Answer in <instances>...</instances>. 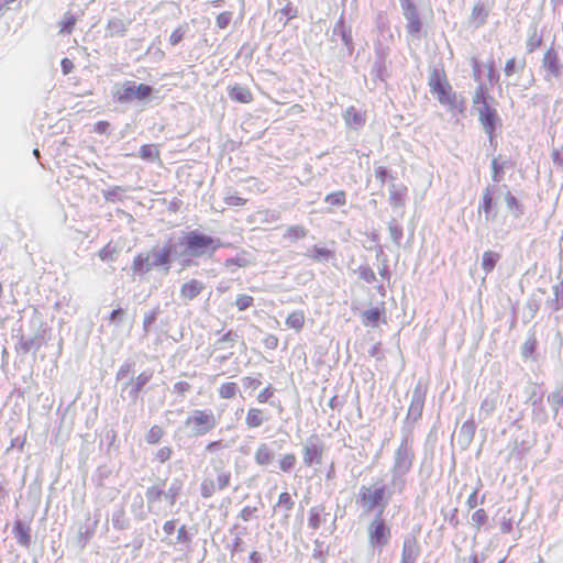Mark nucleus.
<instances>
[{"label":"nucleus","instance_id":"f257e3e1","mask_svg":"<svg viewBox=\"0 0 563 563\" xmlns=\"http://www.w3.org/2000/svg\"><path fill=\"white\" fill-rule=\"evenodd\" d=\"M428 85L439 103L452 114H464L466 110L465 98L459 95L450 84L444 69H433L430 73Z\"/></svg>","mask_w":563,"mask_h":563},{"label":"nucleus","instance_id":"f03ea898","mask_svg":"<svg viewBox=\"0 0 563 563\" xmlns=\"http://www.w3.org/2000/svg\"><path fill=\"white\" fill-rule=\"evenodd\" d=\"M180 244L184 246V255L188 256H211L220 246L218 240L202 234L197 230L189 231L180 239Z\"/></svg>","mask_w":563,"mask_h":563},{"label":"nucleus","instance_id":"7ed1b4c3","mask_svg":"<svg viewBox=\"0 0 563 563\" xmlns=\"http://www.w3.org/2000/svg\"><path fill=\"white\" fill-rule=\"evenodd\" d=\"M357 503L367 512L377 509L378 514L383 515L387 505L386 486L382 483L363 485L358 490Z\"/></svg>","mask_w":563,"mask_h":563},{"label":"nucleus","instance_id":"20e7f679","mask_svg":"<svg viewBox=\"0 0 563 563\" xmlns=\"http://www.w3.org/2000/svg\"><path fill=\"white\" fill-rule=\"evenodd\" d=\"M218 424V419L211 409H196L185 420V426L196 437L211 432Z\"/></svg>","mask_w":563,"mask_h":563},{"label":"nucleus","instance_id":"39448f33","mask_svg":"<svg viewBox=\"0 0 563 563\" xmlns=\"http://www.w3.org/2000/svg\"><path fill=\"white\" fill-rule=\"evenodd\" d=\"M152 92L153 88L150 85L129 80L115 91L114 98L119 103H130L134 100H146Z\"/></svg>","mask_w":563,"mask_h":563},{"label":"nucleus","instance_id":"423d86ee","mask_svg":"<svg viewBox=\"0 0 563 563\" xmlns=\"http://www.w3.org/2000/svg\"><path fill=\"white\" fill-rule=\"evenodd\" d=\"M366 531L368 543L373 548L383 549L388 544L391 537V529L380 514H377L368 523Z\"/></svg>","mask_w":563,"mask_h":563},{"label":"nucleus","instance_id":"0eeeda50","mask_svg":"<svg viewBox=\"0 0 563 563\" xmlns=\"http://www.w3.org/2000/svg\"><path fill=\"white\" fill-rule=\"evenodd\" d=\"M400 4L407 20V32L410 35L419 34L422 30V22L415 2L412 0H400Z\"/></svg>","mask_w":563,"mask_h":563},{"label":"nucleus","instance_id":"6e6552de","mask_svg":"<svg viewBox=\"0 0 563 563\" xmlns=\"http://www.w3.org/2000/svg\"><path fill=\"white\" fill-rule=\"evenodd\" d=\"M477 112L479 123L482 124L489 140L493 141L496 126L499 122L497 110L493 107H479L477 108Z\"/></svg>","mask_w":563,"mask_h":563},{"label":"nucleus","instance_id":"1a4fd4ad","mask_svg":"<svg viewBox=\"0 0 563 563\" xmlns=\"http://www.w3.org/2000/svg\"><path fill=\"white\" fill-rule=\"evenodd\" d=\"M542 68L545 71V80H551L561 76V62L559 53L553 48H548L542 57Z\"/></svg>","mask_w":563,"mask_h":563},{"label":"nucleus","instance_id":"9d476101","mask_svg":"<svg viewBox=\"0 0 563 563\" xmlns=\"http://www.w3.org/2000/svg\"><path fill=\"white\" fill-rule=\"evenodd\" d=\"M230 478L231 476L228 472H220L217 476V481L212 478H205L200 485L202 497L209 498L216 493V490H221L228 487Z\"/></svg>","mask_w":563,"mask_h":563},{"label":"nucleus","instance_id":"9b49d317","mask_svg":"<svg viewBox=\"0 0 563 563\" xmlns=\"http://www.w3.org/2000/svg\"><path fill=\"white\" fill-rule=\"evenodd\" d=\"M228 93L231 100L239 103H251L254 99L252 90L247 86L240 84L230 86Z\"/></svg>","mask_w":563,"mask_h":563},{"label":"nucleus","instance_id":"f8f14e48","mask_svg":"<svg viewBox=\"0 0 563 563\" xmlns=\"http://www.w3.org/2000/svg\"><path fill=\"white\" fill-rule=\"evenodd\" d=\"M343 119L349 128L358 130L364 126L366 114L365 112L357 110L355 107H349L343 114Z\"/></svg>","mask_w":563,"mask_h":563},{"label":"nucleus","instance_id":"ddd939ff","mask_svg":"<svg viewBox=\"0 0 563 563\" xmlns=\"http://www.w3.org/2000/svg\"><path fill=\"white\" fill-rule=\"evenodd\" d=\"M205 286L198 279H189L180 287V296L185 300H192L198 297L203 290Z\"/></svg>","mask_w":563,"mask_h":563},{"label":"nucleus","instance_id":"4468645a","mask_svg":"<svg viewBox=\"0 0 563 563\" xmlns=\"http://www.w3.org/2000/svg\"><path fill=\"white\" fill-rule=\"evenodd\" d=\"M268 420L266 412L257 407H251L246 411L245 424L249 429H255L261 427Z\"/></svg>","mask_w":563,"mask_h":563},{"label":"nucleus","instance_id":"2eb2a0df","mask_svg":"<svg viewBox=\"0 0 563 563\" xmlns=\"http://www.w3.org/2000/svg\"><path fill=\"white\" fill-rule=\"evenodd\" d=\"M385 305L380 303L375 308L368 309L363 312L362 319L365 327L376 328L380 319L385 318Z\"/></svg>","mask_w":563,"mask_h":563},{"label":"nucleus","instance_id":"dca6fc26","mask_svg":"<svg viewBox=\"0 0 563 563\" xmlns=\"http://www.w3.org/2000/svg\"><path fill=\"white\" fill-rule=\"evenodd\" d=\"M31 528L27 523L21 520H15L13 525V534L18 543L22 547L29 548L31 543Z\"/></svg>","mask_w":563,"mask_h":563},{"label":"nucleus","instance_id":"f3484780","mask_svg":"<svg viewBox=\"0 0 563 563\" xmlns=\"http://www.w3.org/2000/svg\"><path fill=\"white\" fill-rule=\"evenodd\" d=\"M407 187L402 184H393L389 189V202L394 208H402L406 202Z\"/></svg>","mask_w":563,"mask_h":563},{"label":"nucleus","instance_id":"a211bd4d","mask_svg":"<svg viewBox=\"0 0 563 563\" xmlns=\"http://www.w3.org/2000/svg\"><path fill=\"white\" fill-rule=\"evenodd\" d=\"M323 449L321 445L311 444L303 448V463L311 466L313 463H321Z\"/></svg>","mask_w":563,"mask_h":563},{"label":"nucleus","instance_id":"6ab92c4d","mask_svg":"<svg viewBox=\"0 0 563 563\" xmlns=\"http://www.w3.org/2000/svg\"><path fill=\"white\" fill-rule=\"evenodd\" d=\"M490 99L492 97L489 95L488 88L484 84H481L476 87L473 93L472 102L476 109L479 107H492L489 104Z\"/></svg>","mask_w":563,"mask_h":563},{"label":"nucleus","instance_id":"aec40b11","mask_svg":"<svg viewBox=\"0 0 563 563\" xmlns=\"http://www.w3.org/2000/svg\"><path fill=\"white\" fill-rule=\"evenodd\" d=\"M489 14L488 8L484 2H476L471 12V22L476 26L484 25Z\"/></svg>","mask_w":563,"mask_h":563},{"label":"nucleus","instance_id":"412c9836","mask_svg":"<svg viewBox=\"0 0 563 563\" xmlns=\"http://www.w3.org/2000/svg\"><path fill=\"white\" fill-rule=\"evenodd\" d=\"M255 462L261 466H266L274 460V452L267 444H261L254 454Z\"/></svg>","mask_w":563,"mask_h":563},{"label":"nucleus","instance_id":"4be33fe9","mask_svg":"<svg viewBox=\"0 0 563 563\" xmlns=\"http://www.w3.org/2000/svg\"><path fill=\"white\" fill-rule=\"evenodd\" d=\"M286 325L297 332L301 331L305 325L303 311L297 310L289 313L286 318Z\"/></svg>","mask_w":563,"mask_h":563},{"label":"nucleus","instance_id":"5701e85b","mask_svg":"<svg viewBox=\"0 0 563 563\" xmlns=\"http://www.w3.org/2000/svg\"><path fill=\"white\" fill-rule=\"evenodd\" d=\"M139 156L145 161H159L161 152L155 144H144L140 147Z\"/></svg>","mask_w":563,"mask_h":563},{"label":"nucleus","instance_id":"b1692460","mask_svg":"<svg viewBox=\"0 0 563 563\" xmlns=\"http://www.w3.org/2000/svg\"><path fill=\"white\" fill-rule=\"evenodd\" d=\"M152 265L150 264L148 255L137 254L132 263V269L139 274H146L151 271Z\"/></svg>","mask_w":563,"mask_h":563},{"label":"nucleus","instance_id":"393cba45","mask_svg":"<svg viewBox=\"0 0 563 563\" xmlns=\"http://www.w3.org/2000/svg\"><path fill=\"white\" fill-rule=\"evenodd\" d=\"M525 67H526L525 58L517 59L516 57H511V58L507 59L505 67H504V73L507 77H511L516 73L523 70Z\"/></svg>","mask_w":563,"mask_h":563},{"label":"nucleus","instance_id":"a878e982","mask_svg":"<svg viewBox=\"0 0 563 563\" xmlns=\"http://www.w3.org/2000/svg\"><path fill=\"white\" fill-rule=\"evenodd\" d=\"M239 390V385L235 382H227L220 385L218 394L222 399H232L238 395Z\"/></svg>","mask_w":563,"mask_h":563},{"label":"nucleus","instance_id":"bb28decb","mask_svg":"<svg viewBox=\"0 0 563 563\" xmlns=\"http://www.w3.org/2000/svg\"><path fill=\"white\" fill-rule=\"evenodd\" d=\"M307 234H308V231L305 227L296 224V225L288 227L285 231L284 236H285V239L294 242V241L306 238Z\"/></svg>","mask_w":563,"mask_h":563},{"label":"nucleus","instance_id":"cd10ccee","mask_svg":"<svg viewBox=\"0 0 563 563\" xmlns=\"http://www.w3.org/2000/svg\"><path fill=\"white\" fill-rule=\"evenodd\" d=\"M499 260V254L493 251H486L483 254L482 258V267L486 273H490L494 271L497 262Z\"/></svg>","mask_w":563,"mask_h":563},{"label":"nucleus","instance_id":"c85d7f7f","mask_svg":"<svg viewBox=\"0 0 563 563\" xmlns=\"http://www.w3.org/2000/svg\"><path fill=\"white\" fill-rule=\"evenodd\" d=\"M172 257V246L163 247L156 255L155 261L153 263L154 266H165L166 269L169 268Z\"/></svg>","mask_w":563,"mask_h":563},{"label":"nucleus","instance_id":"c756f323","mask_svg":"<svg viewBox=\"0 0 563 563\" xmlns=\"http://www.w3.org/2000/svg\"><path fill=\"white\" fill-rule=\"evenodd\" d=\"M493 200V190L488 187L483 192L482 203L479 207V209L484 211L487 220L492 216Z\"/></svg>","mask_w":563,"mask_h":563},{"label":"nucleus","instance_id":"7c9ffc66","mask_svg":"<svg viewBox=\"0 0 563 563\" xmlns=\"http://www.w3.org/2000/svg\"><path fill=\"white\" fill-rule=\"evenodd\" d=\"M505 201L507 208L514 213L515 217H520L523 213L522 206L510 191L506 192Z\"/></svg>","mask_w":563,"mask_h":563},{"label":"nucleus","instance_id":"2f4dec72","mask_svg":"<svg viewBox=\"0 0 563 563\" xmlns=\"http://www.w3.org/2000/svg\"><path fill=\"white\" fill-rule=\"evenodd\" d=\"M322 512H323V507H312L309 510L308 526L311 529H313V530L319 529L321 521H322V518H321Z\"/></svg>","mask_w":563,"mask_h":563},{"label":"nucleus","instance_id":"473e14b6","mask_svg":"<svg viewBox=\"0 0 563 563\" xmlns=\"http://www.w3.org/2000/svg\"><path fill=\"white\" fill-rule=\"evenodd\" d=\"M324 201L333 207L344 206L346 203V194L343 190L328 194L324 198Z\"/></svg>","mask_w":563,"mask_h":563},{"label":"nucleus","instance_id":"72a5a7b5","mask_svg":"<svg viewBox=\"0 0 563 563\" xmlns=\"http://www.w3.org/2000/svg\"><path fill=\"white\" fill-rule=\"evenodd\" d=\"M77 19L70 12L65 13L64 18L59 22V32L70 34L76 25Z\"/></svg>","mask_w":563,"mask_h":563},{"label":"nucleus","instance_id":"f704fd0d","mask_svg":"<svg viewBox=\"0 0 563 563\" xmlns=\"http://www.w3.org/2000/svg\"><path fill=\"white\" fill-rule=\"evenodd\" d=\"M538 341L534 335L529 336L521 346V354L525 358L533 357Z\"/></svg>","mask_w":563,"mask_h":563},{"label":"nucleus","instance_id":"c9c22d12","mask_svg":"<svg viewBox=\"0 0 563 563\" xmlns=\"http://www.w3.org/2000/svg\"><path fill=\"white\" fill-rule=\"evenodd\" d=\"M471 519L476 530H479L488 522V514L485 509L479 508L472 514Z\"/></svg>","mask_w":563,"mask_h":563},{"label":"nucleus","instance_id":"e433bc0d","mask_svg":"<svg viewBox=\"0 0 563 563\" xmlns=\"http://www.w3.org/2000/svg\"><path fill=\"white\" fill-rule=\"evenodd\" d=\"M181 482L180 481H176L175 483H173L170 485V487L168 488L167 492H165V499L167 500V503L170 505V506H174L176 500H177V497L180 495V492H181Z\"/></svg>","mask_w":563,"mask_h":563},{"label":"nucleus","instance_id":"4c0bfd02","mask_svg":"<svg viewBox=\"0 0 563 563\" xmlns=\"http://www.w3.org/2000/svg\"><path fill=\"white\" fill-rule=\"evenodd\" d=\"M163 437H164L163 428L159 426H153L147 431L145 440L148 444H156L162 440Z\"/></svg>","mask_w":563,"mask_h":563},{"label":"nucleus","instance_id":"58836bf2","mask_svg":"<svg viewBox=\"0 0 563 563\" xmlns=\"http://www.w3.org/2000/svg\"><path fill=\"white\" fill-rule=\"evenodd\" d=\"M165 492L158 485L151 486L146 490V498L150 504L158 503L165 498Z\"/></svg>","mask_w":563,"mask_h":563},{"label":"nucleus","instance_id":"ea45409f","mask_svg":"<svg viewBox=\"0 0 563 563\" xmlns=\"http://www.w3.org/2000/svg\"><path fill=\"white\" fill-rule=\"evenodd\" d=\"M332 256V251L324 246H313L312 254L310 255L313 261H327Z\"/></svg>","mask_w":563,"mask_h":563},{"label":"nucleus","instance_id":"a19ab883","mask_svg":"<svg viewBox=\"0 0 563 563\" xmlns=\"http://www.w3.org/2000/svg\"><path fill=\"white\" fill-rule=\"evenodd\" d=\"M297 457L294 453H287L279 460V468L283 472H289L295 467Z\"/></svg>","mask_w":563,"mask_h":563},{"label":"nucleus","instance_id":"79ce46f5","mask_svg":"<svg viewBox=\"0 0 563 563\" xmlns=\"http://www.w3.org/2000/svg\"><path fill=\"white\" fill-rule=\"evenodd\" d=\"M117 253V246L110 242L99 251V257L102 261H113L115 258Z\"/></svg>","mask_w":563,"mask_h":563},{"label":"nucleus","instance_id":"37998d69","mask_svg":"<svg viewBox=\"0 0 563 563\" xmlns=\"http://www.w3.org/2000/svg\"><path fill=\"white\" fill-rule=\"evenodd\" d=\"M550 405L555 409H560L563 406V387L556 388L548 398Z\"/></svg>","mask_w":563,"mask_h":563},{"label":"nucleus","instance_id":"c03bdc74","mask_svg":"<svg viewBox=\"0 0 563 563\" xmlns=\"http://www.w3.org/2000/svg\"><path fill=\"white\" fill-rule=\"evenodd\" d=\"M542 45V36L534 31L529 38L527 40V51L528 53H533Z\"/></svg>","mask_w":563,"mask_h":563},{"label":"nucleus","instance_id":"a18cd8bd","mask_svg":"<svg viewBox=\"0 0 563 563\" xmlns=\"http://www.w3.org/2000/svg\"><path fill=\"white\" fill-rule=\"evenodd\" d=\"M254 298L250 295H239L235 299V306L240 311H244L252 307Z\"/></svg>","mask_w":563,"mask_h":563},{"label":"nucleus","instance_id":"49530a36","mask_svg":"<svg viewBox=\"0 0 563 563\" xmlns=\"http://www.w3.org/2000/svg\"><path fill=\"white\" fill-rule=\"evenodd\" d=\"M152 377H153L152 372L141 373L135 379V385H134L135 393H140L142 390V388L144 387V385H146L151 380Z\"/></svg>","mask_w":563,"mask_h":563},{"label":"nucleus","instance_id":"de8ad7c7","mask_svg":"<svg viewBox=\"0 0 563 563\" xmlns=\"http://www.w3.org/2000/svg\"><path fill=\"white\" fill-rule=\"evenodd\" d=\"M278 506L284 508L286 511H289L294 507V500L289 493L284 492L278 497Z\"/></svg>","mask_w":563,"mask_h":563},{"label":"nucleus","instance_id":"09e8293b","mask_svg":"<svg viewBox=\"0 0 563 563\" xmlns=\"http://www.w3.org/2000/svg\"><path fill=\"white\" fill-rule=\"evenodd\" d=\"M231 20H232V12L224 11L217 15L216 23L219 29H225L231 23Z\"/></svg>","mask_w":563,"mask_h":563},{"label":"nucleus","instance_id":"8fccbe9b","mask_svg":"<svg viewBox=\"0 0 563 563\" xmlns=\"http://www.w3.org/2000/svg\"><path fill=\"white\" fill-rule=\"evenodd\" d=\"M246 201L247 200L245 198L239 196L238 194H231L224 198V202L231 207H242L246 203Z\"/></svg>","mask_w":563,"mask_h":563},{"label":"nucleus","instance_id":"3c124183","mask_svg":"<svg viewBox=\"0 0 563 563\" xmlns=\"http://www.w3.org/2000/svg\"><path fill=\"white\" fill-rule=\"evenodd\" d=\"M173 455V450L170 446H163L156 451L155 459L159 463L167 462Z\"/></svg>","mask_w":563,"mask_h":563},{"label":"nucleus","instance_id":"603ef678","mask_svg":"<svg viewBox=\"0 0 563 563\" xmlns=\"http://www.w3.org/2000/svg\"><path fill=\"white\" fill-rule=\"evenodd\" d=\"M186 26H178L177 29H175L169 36V44L173 46L179 44L184 38Z\"/></svg>","mask_w":563,"mask_h":563},{"label":"nucleus","instance_id":"864d4df0","mask_svg":"<svg viewBox=\"0 0 563 563\" xmlns=\"http://www.w3.org/2000/svg\"><path fill=\"white\" fill-rule=\"evenodd\" d=\"M275 389L272 385L266 386L258 395H257V401L260 404H266L271 400V398L274 396Z\"/></svg>","mask_w":563,"mask_h":563},{"label":"nucleus","instance_id":"5fc2aeb1","mask_svg":"<svg viewBox=\"0 0 563 563\" xmlns=\"http://www.w3.org/2000/svg\"><path fill=\"white\" fill-rule=\"evenodd\" d=\"M280 13H282L283 15H285V16H286V22H285V24H286L288 21H290V20H292V19L297 18V15H298V9H297V7H295V5H292L290 2H288V3H287V4H286L282 10H280Z\"/></svg>","mask_w":563,"mask_h":563},{"label":"nucleus","instance_id":"6e6d98bb","mask_svg":"<svg viewBox=\"0 0 563 563\" xmlns=\"http://www.w3.org/2000/svg\"><path fill=\"white\" fill-rule=\"evenodd\" d=\"M360 277L368 284L376 279L375 273L371 267H361Z\"/></svg>","mask_w":563,"mask_h":563},{"label":"nucleus","instance_id":"4d7b16f0","mask_svg":"<svg viewBox=\"0 0 563 563\" xmlns=\"http://www.w3.org/2000/svg\"><path fill=\"white\" fill-rule=\"evenodd\" d=\"M190 389H191V385L188 382H186V380H179V382L174 384V390L178 395L183 396V395L189 393Z\"/></svg>","mask_w":563,"mask_h":563},{"label":"nucleus","instance_id":"13d9d810","mask_svg":"<svg viewBox=\"0 0 563 563\" xmlns=\"http://www.w3.org/2000/svg\"><path fill=\"white\" fill-rule=\"evenodd\" d=\"M492 169H493V179L495 181H499L500 180V174L504 170V166L501 164H499L497 158H494L492 161Z\"/></svg>","mask_w":563,"mask_h":563},{"label":"nucleus","instance_id":"bf43d9fd","mask_svg":"<svg viewBox=\"0 0 563 563\" xmlns=\"http://www.w3.org/2000/svg\"><path fill=\"white\" fill-rule=\"evenodd\" d=\"M264 345L267 349L274 350L278 345V338L274 334H269L264 339Z\"/></svg>","mask_w":563,"mask_h":563},{"label":"nucleus","instance_id":"052dcab7","mask_svg":"<svg viewBox=\"0 0 563 563\" xmlns=\"http://www.w3.org/2000/svg\"><path fill=\"white\" fill-rule=\"evenodd\" d=\"M481 410L485 411L486 415L492 413L495 410V401L494 400L484 399L482 401V404H481Z\"/></svg>","mask_w":563,"mask_h":563},{"label":"nucleus","instance_id":"680f3d73","mask_svg":"<svg viewBox=\"0 0 563 563\" xmlns=\"http://www.w3.org/2000/svg\"><path fill=\"white\" fill-rule=\"evenodd\" d=\"M110 126V123L108 121H98L95 126L93 131L99 134H103L108 131Z\"/></svg>","mask_w":563,"mask_h":563},{"label":"nucleus","instance_id":"e2e57ef3","mask_svg":"<svg viewBox=\"0 0 563 563\" xmlns=\"http://www.w3.org/2000/svg\"><path fill=\"white\" fill-rule=\"evenodd\" d=\"M375 176L382 184H385L388 177V172L385 167L379 166L375 169Z\"/></svg>","mask_w":563,"mask_h":563},{"label":"nucleus","instance_id":"0e129e2a","mask_svg":"<svg viewBox=\"0 0 563 563\" xmlns=\"http://www.w3.org/2000/svg\"><path fill=\"white\" fill-rule=\"evenodd\" d=\"M551 158L555 165L560 167L563 166V154L560 150H553L551 153Z\"/></svg>","mask_w":563,"mask_h":563},{"label":"nucleus","instance_id":"69168bd1","mask_svg":"<svg viewBox=\"0 0 563 563\" xmlns=\"http://www.w3.org/2000/svg\"><path fill=\"white\" fill-rule=\"evenodd\" d=\"M243 383L246 387L252 389H256L261 385V380L249 376L243 378Z\"/></svg>","mask_w":563,"mask_h":563},{"label":"nucleus","instance_id":"338daca9","mask_svg":"<svg viewBox=\"0 0 563 563\" xmlns=\"http://www.w3.org/2000/svg\"><path fill=\"white\" fill-rule=\"evenodd\" d=\"M422 408H423V399L418 398V399H413V400L411 401L410 410L416 409V410H417L418 416H420V415H421V412H422Z\"/></svg>","mask_w":563,"mask_h":563},{"label":"nucleus","instance_id":"774afa93","mask_svg":"<svg viewBox=\"0 0 563 563\" xmlns=\"http://www.w3.org/2000/svg\"><path fill=\"white\" fill-rule=\"evenodd\" d=\"M60 65H62V70H63V73L65 75L69 74L73 70V68H74L73 62L70 59H68V58H64L62 60Z\"/></svg>","mask_w":563,"mask_h":563}]
</instances>
